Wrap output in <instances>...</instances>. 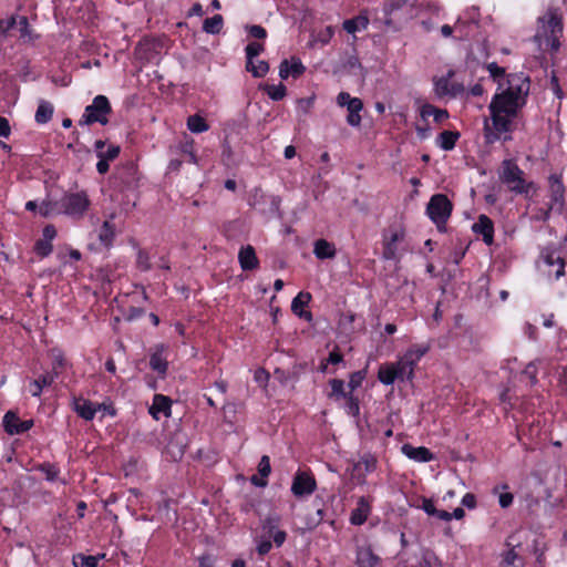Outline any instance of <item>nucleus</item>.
Segmentation results:
<instances>
[{
  "instance_id": "4468645a",
  "label": "nucleus",
  "mask_w": 567,
  "mask_h": 567,
  "mask_svg": "<svg viewBox=\"0 0 567 567\" xmlns=\"http://www.w3.org/2000/svg\"><path fill=\"white\" fill-rule=\"evenodd\" d=\"M168 346L157 343L150 350V368L157 373L159 378H165L168 371L167 360Z\"/></svg>"
},
{
  "instance_id": "bf43d9fd",
  "label": "nucleus",
  "mask_w": 567,
  "mask_h": 567,
  "mask_svg": "<svg viewBox=\"0 0 567 567\" xmlns=\"http://www.w3.org/2000/svg\"><path fill=\"white\" fill-rule=\"evenodd\" d=\"M341 362H343V354L341 353L339 347L336 346L333 350L329 353L327 358V363L336 365Z\"/></svg>"
},
{
  "instance_id": "7c9ffc66",
  "label": "nucleus",
  "mask_w": 567,
  "mask_h": 567,
  "mask_svg": "<svg viewBox=\"0 0 567 567\" xmlns=\"http://www.w3.org/2000/svg\"><path fill=\"white\" fill-rule=\"evenodd\" d=\"M461 137L457 131H443L437 135L436 145L443 151H452Z\"/></svg>"
},
{
  "instance_id": "e2e57ef3",
  "label": "nucleus",
  "mask_w": 567,
  "mask_h": 567,
  "mask_svg": "<svg viewBox=\"0 0 567 567\" xmlns=\"http://www.w3.org/2000/svg\"><path fill=\"white\" fill-rule=\"evenodd\" d=\"M56 228L54 225L52 224H49L47 226H44V228L42 229V239H45V240H49V241H53L54 238L56 237Z\"/></svg>"
},
{
  "instance_id": "c756f323",
  "label": "nucleus",
  "mask_w": 567,
  "mask_h": 567,
  "mask_svg": "<svg viewBox=\"0 0 567 567\" xmlns=\"http://www.w3.org/2000/svg\"><path fill=\"white\" fill-rule=\"evenodd\" d=\"M378 379L385 385H392L396 380H400L394 362L382 364L378 371Z\"/></svg>"
},
{
  "instance_id": "6e6d98bb",
  "label": "nucleus",
  "mask_w": 567,
  "mask_h": 567,
  "mask_svg": "<svg viewBox=\"0 0 567 567\" xmlns=\"http://www.w3.org/2000/svg\"><path fill=\"white\" fill-rule=\"evenodd\" d=\"M522 379L527 380V384L535 385L537 383V368L534 363H529L522 372Z\"/></svg>"
},
{
  "instance_id": "a878e982",
  "label": "nucleus",
  "mask_w": 567,
  "mask_h": 567,
  "mask_svg": "<svg viewBox=\"0 0 567 567\" xmlns=\"http://www.w3.org/2000/svg\"><path fill=\"white\" fill-rule=\"evenodd\" d=\"M238 260L243 270H254L258 267L259 260L257 258L255 248L250 245L241 247L238 254Z\"/></svg>"
},
{
  "instance_id": "bb28decb",
  "label": "nucleus",
  "mask_w": 567,
  "mask_h": 567,
  "mask_svg": "<svg viewBox=\"0 0 567 567\" xmlns=\"http://www.w3.org/2000/svg\"><path fill=\"white\" fill-rule=\"evenodd\" d=\"M313 254L320 260L332 259L337 255V249L333 243L320 238L313 243Z\"/></svg>"
},
{
  "instance_id": "20e7f679",
  "label": "nucleus",
  "mask_w": 567,
  "mask_h": 567,
  "mask_svg": "<svg viewBox=\"0 0 567 567\" xmlns=\"http://www.w3.org/2000/svg\"><path fill=\"white\" fill-rule=\"evenodd\" d=\"M492 126L487 121L484 123V140L487 145L498 142L503 136L504 142L512 141L511 133L514 131L513 121L516 118L488 105Z\"/></svg>"
},
{
  "instance_id": "f257e3e1",
  "label": "nucleus",
  "mask_w": 567,
  "mask_h": 567,
  "mask_svg": "<svg viewBox=\"0 0 567 567\" xmlns=\"http://www.w3.org/2000/svg\"><path fill=\"white\" fill-rule=\"evenodd\" d=\"M507 84L503 92L494 94L489 106L517 117L519 111L526 104L530 82L527 76L522 74H509Z\"/></svg>"
},
{
  "instance_id": "1a4fd4ad",
  "label": "nucleus",
  "mask_w": 567,
  "mask_h": 567,
  "mask_svg": "<svg viewBox=\"0 0 567 567\" xmlns=\"http://www.w3.org/2000/svg\"><path fill=\"white\" fill-rule=\"evenodd\" d=\"M405 239V229L400 225H390L382 231V258L396 261L400 259L399 246Z\"/></svg>"
},
{
  "instance_id": "680f3d73",
  "label": "nucleus",
  "mask_w": 567,
  "mask_h": 567,
  "mask_svg": "<svg viewBox=\"0 0 567 567\" xmlns=\"http://www.w3.org/2000/svg\"><path fill=\"white\" fill-rule=\"evenodd\" d=\"M487 71L489 72V75L496 80L505 75V69L499 66L497 63L492 62L487 64Z\"/></svg>"
},
{
  "instance_id": "c03bdc74",
  "label": "nucleus",
  "mask_w": 567,
  "mask_h": 567,
  "mask_svg": "<svg viewBox=\"0 0 567 567\" xmlns=\"http://www.w3.org/2000/svg\"><path fill=\"white\" fill-rule=\"evenodd\" d=\"M264 91L272 101H280L287 95V87L282 84H266Z\"/></svg>"
},
{
  "instance_id": "ea45409f",
  "label": "nucleus",
  "mask_w": 567,
  "mask_h": 567,
  "mask_svg": "<svg viewBox=\"0 0 567 567\" xmlns=\"http://www.w3.org/2000/svg\"><path fill=\"white\" fill-rule=\"evenodd\" d=\"M312 506L315 508V514L310 515L309 517V525L310 526H318L324 520L326 516V509H324V503L321 497H316L312 502Z\"/></svg>"
},
{
  "instance_id": "c85d7f7f",
  "label": "nucleus",
  "mask_w": 567,
  "mask_h": 567,
  "mask_svg": "<svg viewBox=\"0 0 567 567\" xmlns=\"http://www.w3.org/2000/svg\"><path fill=\"white\" fill-rule=\"evenodd\" d=\"M55 379L48 372L40 374L37 379L30 381L29 392L34 398H40L44 388L50 386Z\"/></svg>"
},
{
  "instance_id": "f3484780",
  "label": "nucleus",
  "mask_w": 567,
  "mask_h": 567,
  "mask_svg": "<svg viewBox=\"0 0 567 567\" xmlns=\"http://www.w3.org/2000/svg\"><path fill=\"white\" fill-rule=\"evenodd\" d=\"M3 429L9 435L23 434L32 429L33 420H21L13 411H8L2 420Z\"/></svg>"
},
{
  "instance_id": "a211bd4d",
  "label": "nucleus",
  "mask_w": 567,
  "mask_h": 567,
  "mask_svg": "<svg viewBox=\"0 0 567 567\" xmlns=\"http://www.w3.org/2000/svg\"><path fill=\"white\" fill-rule=\"evenodd\" d=\"M516 542V535L512 534L507 539L505 545L508 549L502 554V560L499 563V567H524L525 560L518 555L515 550V547L518 546Z\"/></svg>"
},
{
  "instance_id": "13d9d810",
  "label": "nucleus",
  "mask_w": 567,
  "mask_h": 567,
  "mask_svg": "<svg viewBox=\"0 0 567 567\" xmlns=\"http://www.w3.org/2000/svg\"><path fill=\"white\" fill-rule=\"evenodd\" d=\"M271 472L270 458L267 455H262L258 464V473L260 476L267 478Z\"/></svg>"
},
{
  "instance_id": "603ef678",
  "label": "nucleus",
  "mask_w": 567,
  "mask_h": 567,
  "mask_svg": "<svg viewBox=\"0 0 567 567\" xmlns=\"http://www.w3.org/2000/svg\"><path fill=\"white\" fill-rule=\"evenodd\" d=\"M264 51V44L252 41L249 42L246 48V63L251 64V61H254V58L258 56Z\"/></svg>"
},
{
  "instance_id": "8fccbe9b",
  "label": "nucleus",
  "mask_w": 567,
  "mask_h": 567,
  "mask_svg": "<svg viewBox=\"0 0 567 567\" xmlns=\"http://www.w3.org/2000/svg\"><path fill=\"white\" fill-rule=\"evenodd\" d=\"M181 152L186 156V161L190 164L197 163V155L195 151V142L194 140H188L179 145Z\"/></svg>"
},
{
  "instance_id": "6ab92c4d",
  "label": "nucleus",
  "mask_w": 567,
  "mask_h": 567,
  "mask_svg": "<svg viewBox=\"0 0 567 567\" xmlns=\"http://www.w3.org/2000/svg\"><path fill=\"white\" fill-rule=\"evenodd\" d=\"M306 72V66L301 60L297 56L290 59H284L279 65V76L281 80H287L289 76L299 79Z\"/></svg>"
},
{
  "instance_id": "f8f14e48",
  "label": "nucleus",
  "mask_w": 567,
  "mask_h": 567,
  "mask_svg": "<svg viewBox=\"0 0 567 567\" xmlns=\"http://www.w3.org/2000/svg\"><path fill=\"white\" fill-rule=\"evenodd\" d=\"M337 104L341 107L347 106V123L350 126H360L362 121L360 113L363 110V102L361 99L352 97L348 92H340L337 96Z\"/></svg>"
},
{
  "instance_id": "69168bd1",
  "label": "nucleus",
  "mask_w": 567,
  "mask_h": 567,
  "mask_svg": "<svg viewBox=\"0 0 567 567\" xmlns=\"http://www.w3.org/2000/svg\"><path fill=\"white\" fill-rule=\"evenodd\" d=\"M144 313H145V311L143 308L132 306L127 309L126 320H128V321L136 320V319L141 318L142 316H144Z\"/></svg>"
},
{
  "instance_id": "aec40b11",
  "label": "nucleus",
  "mask_w": 567,
  "mask_h": 567,
  "mask_svg": "<svg viewBox=\"0 0 567 567\" xmlns=\"http://www.w3.org/2000/svg\"><path fill=\"white\" fill-rule=\"evenodd\" d=\"M472 230L482 237L485 245L491 246L494 244V223L488 216L484 214L480 215L477 220L473 224Z\"/></svg>"
},
{
  "instance_id": "58836bf2",
  "label": "nucleus",
  "mask_w": 567,
  "mask_h": 567,
  "mask_svg": "<svg viewBox=\"0 0 567 567\" xmlns=\"http://www.w3.org/2000/svg\"><path fill=\"white\" fill-rule=\"evenodd\" d=\"M186 124L187 128L195 134H200L209 130L207 121L198 114L188 116Z\"/></svg>"
},
{
  "instance_id": "4c0bfd02",
  "label": "nucleus",
  "mask_w": 567,
  "mask_h": 567,
  "mask_svg": "<svg viewBox=\"0 0 567 567\" xmlns=\"http://www.w3.org/2000/svg\"><path fill=\"white\" fill-rule=\"evenodd\" d=\"M331 391L328 393V398L334 402H339L348 395L346 390V383L341 379H331L329 381Z\"/></svg>"
},
{
  "instance_id": "79ce46f5",
  "label": "nucleus",
  "mask_w": 567,
  "mask_h": 567,
  "mask_svg": "<svg viewBox=\"0 0 567 567\" xmlns=\"http://www.w3.org/2000/svg\"><path fill=\"white\" fill-rule=\"evenodd\" d=\"M344 404L343 409L346 413L353 417H359L360 415V401L359 398L355 396L351 391H348V395L343 399Z\"/></svg>"
},
{
  "instance_id": "09e8293b",
  "label": "nucleus",
  "mask_w": 567,
  "mask_h": 567,
  "mask_svg": "<svg viewBox=\"0 0 567 567\" xmlns=\"http://www.w3.org/2000/svg\"><path fill=\"white\" fill-rule=\"evenodd\" d=\"M33 251L40 258H45L53 251V245L51 241L39 238L33 246Z\"/></svg>"
},
{
  "instance_id": "ddd939ff",
  "label": "nucleus",
  "mask_w": 567,
  "mask_h": 567,
  "mask_svg": "<svg viewBox=\"0 0 567 567\" xmlns=\"http://www.w3.org/2000/svg\"><path fill=\"white\" fill-rule=\"evenodd\" d=\"M409 2L410 0H386L382 8L385 25L396 30V23L406 19L402 16V12L408 7Z\"/></svg>"
},
{
  "instance_id": "4be33fe9",
  "label": "nucleus",
  "mask_w": 567,
  "mask_h": 567,
  "mask_svg": "<svg viewBox=\"0 0 567 567\" xmlns=\"http://www.w3.org/2000/svg\"><path fill=\"white\" fill-rule=\"evenodd\" d=\"M102 406V404H94L92 401L84 398H75L73 400L74 412L85 421H92Z\"/></svg>"
},
{
  "instance_id": "0eeeda50",
  "label": "nucleus",
  "mask_w": 567,
  "mask_h": 567,
  "mask_svg": "<svg viewBox=\"0 0 567 567\" xmlns=\"http://www.w3.org/2000/svg\"><path fill=\"white\" fill-rule=\"evenodd\" d=\"M112 105L110 100L105 95H96L92 103L85 106L84 112L79 120V125H92L99 123L106 125L109 123V116L112 114Z\"/></svg>"
},
{
  "instance_id": "cd10ccee",
  "label": "nucleus",
  "mask_w": 567,
  "mask_h": 567,
  "mask_svg": "<svg viewBox=\"0 0 567 567\" xmlns=\"http://www.w3.org/2000/svg\"><path fill=\"white\" fill-rule=\"evenodd\" d=\"M49 355L52 359V367L48 373L56 379L65 370L68 362L64 358L63 351L59 348H52L49 351Z\"/></svg>"
},
{
  "instance_id": "e433bc0d",
  "label": "nucleus",
  "mask_w": 567,
  "mask_h": 567,
  "mask_svg": "<svg viewBox=\"0 0 567 567\" xmlns=\"http://www.w3.org/2000/svg\"><path fill=\"white\" fill-rule=\"evenodd\" d=\"M54 112L53 105L48 101H40L35 111L34 120L38 124H47L52 120Z\"/></svg>"
},
{
  "instance_id": "052dcab7",
  "label": "nucleus",
  "mask_w": 567,
  "mask_h": 567,
  "mask_svg": "<svg viewBox=\"0 0 567 567\" xmlns=\"http://www.w3.org/2000/svg\"><path fill=\"white\" fill-rule=\"evenodd\" d=\"M274 527L269 528V534L274 539V544L276 547H281L282 544L286 542L287 533L285 530H276L272 533Z\"/></svg>"
},
{
  "instance_id": "9b49d317",
  "label": "nucleus",
  "mask_w": 567,
  "mask_h": 567,
  "mask_svg": "<svg viewBox=\"0 0 567 567\" xmlns=\"http://www.w3.org/2000/svg\"><path fill=\"white\" fill-rule=\"evenodd\" d=\"M540 259L546 266L545 272L555 280L565 276V251L561 248L547 246L540 252Z\"/></svg>"
},
{
  "instance_id": "423d86ee",
  "label": "nucleus",
  "mask_w": 567,
  "mask_h": 567,
  "mask_svg": "<svg viewBox=\"0 0 567 567\" xmlns=\"http://www.w3.org/2000/svg\"><path fill=\"white\" fill-rule=\"evenodd\" d=\"M452 212L453 203L445 194H434L426 205V215L435 224L440 233L446 231V223Z\"/></svg>"
},
{
  "instance_id": "dca6fc26",
  "label": "nucleus",
  "mask_w": 567,
  "mask_h": 567,
  "mask_svg": "<svg viewBox=\"0 0 567 567\" xmlns=\"http://www.w3.org/2000/svg\"><path fill=\"white\" fill-rule=\"evenodd\" d=\"M378 467V460L371 453H364L359 461L353 464L352 474L359 484L365 483L369 474L373 473Z\"/></svg>"
},
{
  "instance_id": "f704fd0d",
  "label": "nucleus",
  "mask_w": 567,
  "mask_h": 567,
  "mask_svg": "<svg viewBox=\"0 0 567 567\" xmlns=\"http://www.w3.org/2000/svg\"><path fill=\"white\" fill-rule=\"evenodd\" d=\"M115 238V226L110 220H105L99 229V240L102 246L109 248L113 245Z\"/></svg>"
},
{
  "instance_id": "412c9836",
  "label": "nucleus",
  "mask_w": 567,
  "mask_h": 567,
  "mask_svg": "<svg viewBox=\"0 0 567 567\" xmlns=\"http://www.w3.org/2000/svg\"><path fill=\"white\" fill-rule=\"evenodd\" d=\"M454 75L453 71H449L446 75L441 76L434 80V89L435 93L439 96L453 95L455 96L457 93L463 91L462 84L450 83V79Z\"/></svg>"
},
{
  "instance_id": "3c124183",
  "label": "nucleus",
  "mask_w": 567,
  "mask_h": 567,
  "mask_svg": "<svg viewBox=\"0 0 567 567\" xmlns=\"http://www.w3.org/2000/svg\"><path fill=\"white\" fill-rule=\"evenodd\" d=\"M18 28H19L20 37L22 39L34 40V39L39 38L38 34H34L33 30L31 29V27L29 24L28 18L24 16L19 18Z\"/></svg>"
},
{
  "instance_id": "0e129e2a",
  "label": "nucleus",
  "mask_w": 567,
  "mask_h": 567,
  "mask_svg": "<svg viewBox=\"0 0 567 567\" xmlns=\"http://www.w3.org/2000/svg\"><path fill=\"white\" fill-rule=\"evenodd\" d=\"M249 34L255 39H265L267 37V31L264 27L254 24L249 27Z\"/></svg>"
},
{
  "instance_id": "5fc2aeb1",
  "label": "nucleus",
  "mask_w": 567,
  "mask_h": 567,
  "mask_svg": "<svg viewBox=\"0 0 567 567\" xmlns=\"http://www.w3.org/2000/svg\"><path fill=\"white\" fill-rule=\"evenodd\" d=\"M365 378V371H355L350 374L349 382H348V391H351V393L354 392L358 388L361 386L363 380Z\"/></svg>"
},
{
  "instance_id": "f03ea898",
  "label": "nucleus",
  "mask_w": 567,
  "mask_h": 567,
  "mask_svg": "<svg viewBox=\"0 0 567 567\" xmlns=\"http://www.w3.org/2000/svg\"><path fill=\"white\" fill-rule=\"evenodd\" d=\"M498 177L509 192L520 195L526 199H532L538 190L537 184L525 178V172L514 159H504L502 162Z\"/></svg>"
},
{
  "instance_id": "393cba45",
  "label": "nucleus",
  "mask_w": 567,
  "mask_h": 567,
  "mask_svg": "<svg viewBox=\"0 0 567 567\" xmlns=\"http://www.w3.org/2000/svg\"><path fill=\"white\" fill-rule=\"evenodd\" d=\"M371 512V505L369 501L362 496L359 498L357 507L350 514V523L354 526L363 525Z\"/></svg>"
},
{
  "instance_id": "473e14b6",
  "label": "nucleus",
  "mask_w": 567,
  "mask_h": 567,
  "mask_svg": "<svg viewBox=\"0 0 567 567\" xmlns=\"http://www.w3.org/2000/svg\"><path fill=\"white\" fill-rule=\"evenodd\" d=\"M430 116H433L434 122L440 124V123L444 122L445 120H447L450 115L446 110L437 109L436 106H434L430 103H425L421 107V117L423 120H426Z\"/></svg>"
},
{
  "instance_id": "2eb2a0df",
  "label": "nucleus",
  "mask_w": 567,
  "mask_h": 567,
  "mask_svg": "<svg viewBox=\"0 0 567 567\" xmlns=\"http://www.w3.org/2000/svg\"><path fill=\"white\" fill-rule=\"evenodd\" d=\"M317 488L315 476L310 472L298 471L292 480L291 492L296 497L312 494Z\"/></svg>"
},
{
  "instance_id": "2f4dec72",
  "label": "nucleus",
  "mask_w": 567,
  "mask_h": 567,
  "mask_svg": "<svg viewBox=\"0 0 567 567\" xmlns=\"http://www.w3.org/2000/svg\"><path fill=\"white\" fill-rule=\"evenodd\" d=\"M549 182V190H550V199L553 203H563L565 186L560 176L556 174H551L548 178Z\"/></svg>"
},
{
  "instance_id": "864d4df0",
  "label": "nucleus",
  "mask_w": 567,
  "mask_h": 567,
  "mask_svg": "<svg viewBox=\"0 0 567 567\" xmlns=\"http://www.w3.org/2000/svg\"><path fill=\"white\" fill-rule=\"evenodd\" d=\"M136 267L141 271H148L152 269L151 258L145 249H138L136 256Z\"/></svg>"
},
{
  "instance_id": "39448f33",
  "label": "nucleus",
  "mask_w": 567,
  "mask_h": 567,
  "mask_svg": "<svg viewBox=\"0 0 567 567\" xmlns=\"http://www.w3.org/2000/svg\"><path fill=\"white\" fill-rule=\"evenodd\" d=\"M430 351V344H412L396 362L400 381H412L414 379V371L421 359Z\"/></svg>"
},
{
  "instance_id": "4d7b16f0",
  "label": "nucleus",
  "mask_w": 567,
  "mask_h": 567,
  "mask_svg": "<svg viewBox=\"0 0 567 567\" xmlns=\"http://www.w3.org/2000/svg\"><path fill=\"white\" fill-rule=\"evenodd\" d=\"M121 153V147L118 145L111 144L109 145L106 151H103L102 154L97 158H103L105 161H114Z\"/></svg>"
},
{
  "instance_id": "37998d69",
  "label": "nucleus",
  "mask_w": 567,
  "mask_h": 567,
  "mask_svg": "<svg viewBox=\"0 0 567 567\" xmlns=\"http://www.w3.org/2000/svg\"><path fill=\"white\" fill-rule=\"evenodd\" d=\"M37 470L44 474L45 480L49 482H55L60 475V467L50 462H43L37 466Z\"/></svg>"
},
{
  "instance_id": "9d476101",
  "label": "nucleus",
  "mask_w": 567,
  "mask_h": 567,
  "mask_svg": "<svg viewBox=\"0 0 567 567\" xmlns=\"http://www.w3.org/2000/svg\"><path fill=\"white\" fill-rule=\"evenodd\" d=\"M138 179V168L133 161H126L116 166L112 174V185L118 192L134 189Z\"/></svg>"
},
{
  "instance_id": "49530a36",
  "label": "nucleus",
  "mask_w": 567,
  "mask_h": 567,
  "mask_svg": "<svg viewBox=\"0 0 567 567\" xmlns=\"http://www.w3.org/2000/svg\"><path fill=\"white\" fill-rule=\"evenodd\" d=\"M99 556L78 554L73 556L74 567H97Z\"/></svg>"
},
{
  "instance_id": "c9c22d12",
  "label": "nucleus",
  "mask_w": 567,
  "mask_h": 567,
  "mask_svg": "<svg viewBox=\"0 0 567 567\" xmlns=\"http://www.w3.org/2000/svg\"><path fill=\"white\" fill-rule=\"evenodd\" d=\"M379 560V557L371 548H361L358 550L357 567H375Z\"/></svg>"
},
{
  "instance_id": "72a5a7b5",
  "label": "nucleus",
  "mask_w": 567,
  "mask_h": 567,
  "mask_svg": "<svg viewBox=\"0 0 567 567\" xmlns=\"http://www.w3.org/2000/svg\"><path fill=\"white\" fill-rule=\"evenodd\" d=\"M369 25V18L365 14H359L352 19L344 20L342 23L343 29L348 33H355L357 31L365 30Z\"/></svg>"
},
{
  "instance_id": "b1692460",
  "label": "nucleus",
  "mask_w": 567,
  "mask_h": 567,
  "mask_svg": "<svg viewBox=\"0 0 567 567\" xmlns=\"http://www.w3.org/2000/svg\"><path fill=\"white\" fill-rule=\"evenodd\" d=\"M172 413V400L164 394H155L150 408V414L158 420L159 415L169 416Z\"/></svg>"
},
{
  "instance_id": "de8ad7c7",
  "label": "nucleus",
  "mask_w": 567,
  "mask_h": 567,
  "mask_svg": "<svg viewBox=\"0 0 567 567\" xmlns=\"http://www.w3.org/2000/svg\"><path fill=\"white\" fill-rule=\"evenodd\" d=\"M246 70L250 72L254 78H264L269 71V64L264 60H259L257 63L251 61V64L246 63Z\"/></svg>"
},
{
  "instance_id": "7ed1b4c3",
  "label": "nucleus",
  "mask_w": 567,
  "mask_h": 567,
  "mask_svg": "<svg viewBox=\"0 0 567 567\" xmlns=\"http://www.w3.org/2000/svg\"><path fill=\"white\" fill-rule=\"evenodd\" d=\"M538 30L534 37L540 48L558 52L560 48V38L563 37L564 24L561 17L555 11L549 10L546 14L538 18Z\"/></svg>"
},
{
  "instance_id": "5701e85b",
  "label": "nucleus",
  "mask_w": 567,
  "mask_h": 567,
  "mask_svg": "<svg viewBox=\"0 0 567 567\" xmlns=\"http://www.w3.org/2000/svg\"><path fill=\"white\" fill-rule=\"evenodd\" d=\"M402 453L410 460L419 463H427L434 458L433 453L425 446H413L405 443L401 447Z\"/></svg>"
},
{
  "instance_id": "338daca9",
  "label": "nucleus",
  "mask_w": 567,
  "mask_h": 567,
  "mask_svg": "<svg viewBox=\"0 0 567 567\" xmlns=\"http://www.w3.org/2000/svg\"><path fill=\"white\" fill-rule=\"evenodd\" d=\"M514 495L509 492L501 493L498 496V503L502 508H507L513 504Z\"/></svg>"
},
{
  "instance_id": "6e6552de",
  "label": "nucleus",
  "mask_w": 567,
  "mask_h": 567,
  "mask_svg": "<svg viewBox=\"0 0 567 567\" xmlns=\"http://www.w3.org/2000/svg\"><path fill=\"white\" fill-rule=\"evenodd\" d=\"M60 209L72 218H82L91 206V200L85 190L65 193L59 202Z\"/></svg>"
},
{
  "instance_id": "a18cd8bd",
  "label": "nucleus",
  "mask_w": 567,
  "mask_h": 567,
  "mask_svg": "<svg viewBox=\"0 0 567 567\" xmlns=\"http://www.w3.org/2000/svg\"><path fill=\"white\" fill-rule=\"evenodd\" d=\"M311 301V293L307 291H300L291 302V311L297 316V312L303 310L305 307Z\"/></svg>"
},
{
  "instance_id": "a19ab883",
  "label": "nucleus",
  "mask_w": 567,
  "mask_h": 567,
  "mask_svg": "<svg viewBox=\"0 0 567 567\" xmlns=\"http://www.w3.org/2000/svg\"><path fill=\"white\" fill-rule=\"evenodd\" d=\"M224 25V19L220 14H215L212 18H207L203 23V31L208 34H218Z\"/></svg>"
},
{
  "instance_id": "774afa93",
  "label": "nucleus",
  "mask_w": 567,
  "mask_h": 567,
  "mask_svg": "<svg viewBox=\"0 0 567 567\" xmlns=\"http://www.w3.org/2000/svg\"><path fill=\"white\" fill-rule=\"evenodd\" d=\"M269 373L265 369L259 368L255 371L254 379L259 384H266L269 380Z\"/></svg>"
}]
</instances>
